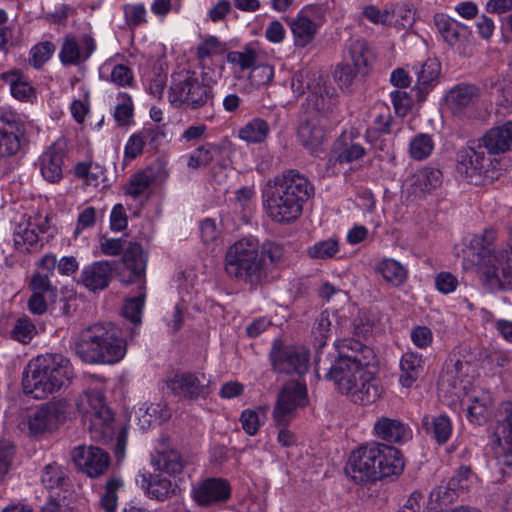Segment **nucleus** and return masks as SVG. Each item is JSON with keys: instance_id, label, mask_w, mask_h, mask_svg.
Listing matches in <instances>:
<instances>
[{"instance_id": "1", "label": "nucleus", "mask_w": 512, "mask_h": 512, "mask_svg": "<svg viewBox=\"0 0 512 512\" xmlns=\"http://www.w3.org/2000/svg\"><path fill=\"white\" fill-rule=\"evenodd\" d=\"M338 357L325 363L318 355L316 374L325 372V378L333 381L338 391L353 403L369 405L383 394L380 380L367 369L374 358L373 350L359 339L343 338L334 343Z\"/></svg>"}, {"instance_id": "2", "label": "nucleus", "mask_w": 512, "mask_h": 512, "mask_svg": "<svg viewBox=\"0 0 512 512\" xmlns=\"http://www.w3.org/2000/svg\"><path fill=\"white\" fill-rule=\"evenodd\" d=\"M283 247L255 237H244L231 244L224 256L226 275L238 282L257 286L267 275L268 265L278 264L283 258Z\"/></svg>"}, {"instance_id": "3", "label": "nucleus", "mask_w": 512, "mask_h": 512, "mask_svg": "<svg viewBox=\"0 0 512 512\" xmlns=\"http://www.w3.org/2000/svg\"><path fill=\"white\" fill-rule=\"evenodd\" d=\"M309 180L296 170L276 176L268 184L264 206L267 215L280 224H288L300 217L303 204L313 194Z\"/></svg>"}, {"instance_id": "4", "label": "nucleus", "mask_w": 512, "mask_h": 512, "mask_svg": "<svg viewBox=\"0 0 512 512\" xmlns=\"http://www.w3.org/2000/svg\"><path fill=\"white\" fill-rule=\"evenodd\" d=\"M404 461L398 449L383 443L370 442L353 450L345 472L355 483L375 482L399 475Z\"/></svg>"}, {"instance_id": "5", "label": "nucleus", "mask_w": 512, "mask_h": 512, "mask_svg": "<svg viewBox=\"0 0 512 512\" xmlns=\"http://www.w3.org/2000/svg\"><path fill=\"white\" fill-rule=\"evenodd\" d=\"M73 368L68 358L46 353L33 358L23 372L22 386L26 394L44 399L70 384Z\"/></svg>"}, {"instance_id": "6", "label": "nucleus", "mask_w": 512, "mask_h": 512, "mask_svg": "<svg viewBox=\"0 0 512 512\" xmlns=\"http://www.w3.org/2000/svg\"><path fill=\"white\" fill-rule=\"evenodd\" d=\"M494 230H486L482 235H474L470 240L468 252L473 258L465 262V267L470 265L477 270L493 286H501L505 281L512 280V239L508 244L509 249H492L495 240Z\"/></svg>"}, {"instance_id": "7", "label": "nucleus", "mask_w": 512, "mask_h": 512, "mask_svg": "<svg viewBox=\"0 0 512 512\" xmlns=\"http://www.w3.org/2000/svg\"><path fill=\"white\" fill-rule=\"evenodd\" d=\"M75 351L87 363L114 364L125 356L126 344L114 324L97 323L81 332Z\"/></svg>"}, {"instance_id": "8", "label": "nucleus", "mask_w": 512, "mask_h": 512, "mask_svg": "<svg viewBox=\"0 0 512 512\" xmlns=\"http://www.w3.org/2000/svg\"><path fill=\"white\" fill-rule=\"evenodd\" d=\"M76 406L93 440L104 443L113 440L116 431L114 414L107 406L101 390L84 391L79 396Z\"/></svg>"}, {"instance_id": "9", "label": "nucleus", "mask_w": 512, "mask_h": 512, "mask_svg": "<svg viewBox=\"0 0 512 512\" xmlns=\"http://www.w3.org/2000/svg\"><path fill=\"white\" fill-rule=\"evenodd\" d=\"M168 98L175 107L199 109L212 103L213 86L207 80V74L182 69L172 74Z\"/></svg>"}, {"instance_id": "10", "label": "nucleus", "mask_w": 512, "mask_h": 512, "mask_svg": "<svg viewBox=\"0 0 512 512\" xmlns=\"http://www.w3.org/2000/svg\"><path fill=\"white\" fill-rule=\"evenodd\" d=\"M67 413L65 400L49 401L29 413L20 426L30 437L41 439L58 430L65 422Z\"/></svg>"}, {"instance_id": "11", "label": "nucleus", "mask_w": 512, "mask_h": 512, "mask_svg": "<svg viewBox=\"0 0 512 512\" xmlns=\"http://www.w3.org/2000/svg\"><path fill=\"white\" fill-rule=\"evenodd\" d=\"M308 404L307 388L299 382H291L279 392L272 418L277 427H288L297 416V409Z\"/></svg>"}, {"instance_id": "12", "label": "nucleus", "mask_w": 512, "mask_h": 512, "mask_svg": "<svg viewBox=\"0 0 512 512\" xmlns=\"http://www.w3.org/2000/svg\"><path fill=\"white\" fill-rule=\"evenodd\" d=\"M165 384L174 395L184 399L206 398L210 393V378L203 372L175 373Z\"/></svg>"}, {"instance_id": "13", "label": "nucleus", "mask_w": 512, "mask_h": 512, "mask_svg": "<svg viewBox=\"0 0 512 512\" xmlns=\"http://www.w3.org/2000/svg\"><path fill=\"white\" fill-rule=\"evenodd\" d=\"M271 362L278 372L303 375L309 367V353L303 347L275 348L271 352Z\"/></svg>"}, {"instance_id": "14", "label": "nucleus", "mask_w": 512, "mask_h": 512, "mask_svg": "<svg viewBox=\"0 0 512 512\" xmlns=\"http://www.w3.org/2000/svg\"><path fill=\"white\" fill-rule=\"evenodd\" d=\"M488 162L489 159L483 151L471 147L463 148L457 154V172L466 181L478 185L487 171Z\"/></svg>"}, {"instance_id": "15", "label": "nucleus", "mask_w": 512, "mask_h": 512, "mask_svg": "<svg viewBox=\"0 0 512 512\" xmlns=\"http://www.w3.org/2000/svg\"><path fill=\"white\" fill-rule=\"evenodd\" d=\"M120 277L124 283H144L147 254L138 243H129L122 256Z\"/></svg>"}, {"instance_id": "16", "label": "nucleus", "mask_w": 512, "mask_h": 512, "mask_svg": "<svg viewBox=\"0 0 512 512\" xmlns=\"http://www.w3.org/2000/svg\"><path fill=\"white\" fill-rule=\"evenodd\" d=\"M75 465L89 477H98L108 469L110 458L102 449L94 446H78L72 451Z\"/></svg>"}, {"instance_id": "17", "label": "nucleus", "mask_w": 512, "mask_h": 512, "mask_svg": "<svg viewBox=\"0 0 512 512\" xmlns=\"http://www.w3.org/2000/svg\"><path fill=\"white\" fill-rule=\"evenodd\" d=\"M346 324L347 318L344 315H340L338 311L325 310L320 313L313 327L315 342L318 347L316 357H318V355L322 357V352L320 349L326 345V340L332 335V331L334 329H338L340 335L342 336L337 340L347 338L345 333ZM321 359L327 363V359ZM316 360L317 358H315V361Z\"/></svg>"}, {"instance_id": "18", "label": "nucleus", "mask_w": 512, "mask_h": 512, "mask_svg": "<svg viewBox=\"0 0 512 512\" xmlns=\"http://www.w3.org/2000/svg\"><path fill=\"white\" fill-rule=\"evenodd\" d=\"M433 20L442 39L454 49L462 48L471 35L467 25L444 13L435 14Z\"/></svg>"}, {"instance_id": "19", "label": "nucleus", "mask_w": 512, "mask_h": 512, "mask_svg": "<svg viewBox=\"0 0 512 512\" xmlns=\"http://www.w3.org/2000/svg\"><path fill=\"white\" fill-rule=\"evenodd\" d=\"M192 497L201 506L225 502L230 497V486L220 478H208L192 490Z\"/></svg>"}, {"instance_id": "20", "label": "nucleus", "mask_w": 512, "mask_h": 512, "mask_svg": "<svg viewBox=\"0 0 512 512\" xmlns=\"http://www.w3.org/2000/svg\"><path fill=\"white\" fill-rule=\"evenodd\" d=\"M96 44L90 36H82L76 39L65 37L59 53L60 61L64 65H78L85 62L94 52Z\"/></svg>"}, {"instance_id": "21", "label": "nucleus", "mask_w": 512, "mask_h": 512, "mask_svg": "<svg viewBox=\"0 0 512 512\" xmlns=\"http://www.w3.org/2000/svg\"><path fill=\"white\" fill-rule=\"evenodd\" d=\"M290 27L296 46L305 47L310 44L319 28L315 21V10L311 7L300 10L290 22Z\"/></svg>"}, {"instance_id": "22", "label": "nucleus", "mask_w": 512, "mask_h": 512, "mask_svg": "<svg viewBox=\"0 0 512 512\" xmlns=\"http://www.w3.org/2000/svg\"><path fill=\"white\" fill-rule=\"evenodd\" d=\"M365 148L355 142L351 133H342L335 141L327 165L334 167L337 163H351L365 155Z\"/></svg>"}, {"instance_id": "23", "label": "nucleus", "mask_w": 512, "mask_h": 512, "mask_svg": "<svg viewBox=\"0 0 512 512\" xmlns=\"http://www.w3.org/2000/svg\"><path fill=\"white\" fill-rule=\"evenodd\" d=\"M376 437L390 443H404L412 438V430L401 420L389 417L378 418L373 425Z\"/></svg>"}, {"instance_id": "24", "label": "nucleus", "mask_w": 512, "mask_h": 512, "mask_svg": "<svg viewBox=\"0 0 512 512\" xmlns=\"http://www.w3.org/2000/svg\"><path fill=\"white\" fill-rule=\"evenodd\" d=\"M152 463L157 470L175 476L182 473L187 459L177 449L162 442L156 449Z\"/></svg>"}, {"instance_id": "25", "label": "nucleus", "mask_w": 512, "mask_h": 512, "mask_svg": "<svg viewBox=\"0 0 512 512\" xmlns=\"http://www.w3.org/2000/svg\"><path fill=\"white\" fill-rule=\"evenodd\" d=\"M461 404L466 408L469 420L481 424L486 421L488 416L492 405V396L489 391L472 389L465 393L461 399Z\"/></svg>"}, {"instance_id": "26", "label": "nucleus", "mask_w": 512, "mask_h": 512, "mask_svg": "<svg viewBox=\"0 0 512 512\" xmlns=\"http://www.w3.org/2000/svg\"><path fill=\"white\" fill-rule=\"evenodd\" d=\"M136 481L151 499L164 501L176 494L177 485L159 475L140 472Z\"/></svg>"}, {"instance_id": "27", "label": "nucleus", "mask_w": 512, "mask_h": 512, "mask_svg": "<svg viewBox=\"0 0 512 512\" xmlns=\"http://www.w3.org/2000/svg\"><path fill=\"white\" fill-rule=\"evenodd\" d=\"M63 162V148L57 143L51 145L39 157V167L43 178L51 183L60 181L63 176Z\"/></svg>"}, {"instance_id": "28", "label": "nucleus", "mask_w": 512, "mask_h": 512, "mask_svg": "<svg viewBox=\"0 0 512 512\" xmlns=\"http://www.w3.org/2000/svg\"><path fill=\"white\" fill-rule=\"evenodd\" d=\"M482 142L491 154L512 150V121H507L488 130L482 137Z\"/></svg>"}, {"instance_id": "29", "label": "nucleus", "mask_w": 512, "mask_h": 512, "mask_svg": "<svg viewBox=\"0 0 512 512\" xmlns=\"http://www.w3.org/2000/svg\"><path fill=\"white\" fill-rule=\"evenodd\" d=\"M442 184V172L439 169L425 167L416 171L410 178V192L417 197L431 193Z\"/></svg>"}, {"instance_id": "30", "label": "nucleus", "mask_w": 512, "mask_h": 512, "mask_svg": "<svg viewBox=\"0 0 512 512\" xmlns=\"http://www.w3.org/2000/svg\"><path fill=\"white\" fill-rule=\"evenodd\" d=\"M112 267L108 261H96L82 271V282L91 291L105 289L111 279Z\"/></svg>"}, {"instance_id": "31", "label": "nucleus", "mask_w": 512, "mask_h": 512, "mask_svg": "<svg viewBox=\"0 0 512 512\" xmlns=\"http://www.w3.org/2000/svg\"><path fill=\"white\" fill-rule=\"evenodd\" d=\"M505 417L499 423L498 435L503 449V455L499 457L498 464L509 468L512 472V402L504 404Z\"/></svg>"}, {"instance_id": "32", "label": "nucleus", "mask_w": 512, "mask_h": 512, "mask_svg": "<svg viewBox=\"0 0 512 512\" xmlns=\"http://www.w3.org/2000/svg\"><path fill=\"white\" fill-rule=\"evenodd\" d=\"M0 79L6 83L14 98L20 101H32L35 98V90L28 79L17 69L0 74Z\"/></svg>"}, {"instance_id": "33", "label": "nucleus", "mask_w": 512, "mask_h": 512, "mask_svg": "<svg viewBox=\"0 0 512 512\" xmlns=\"http://www.w3.org/2000/svg\"><path fill=\"white\" fill-rule=\"evenodd\" d=\"M347 58L358 72L365 73L373 59V52L365 39L356 38L347 45Z\"/></svg>"}, {"instance_id": "34", "label": "nucleus", "mask_w": 512, "mask_h": 512, "mask_svg": "<svg viewBox=\"0 0 512 512\" xmlns=\"http://www.w3.org/2000/svg\"><path fill=\"white\" fill-rule=\"evenodd\" d=\"M298 137L302 145L309 149L312 154H318L321 151L326 133L321 125L313 120H307L300 125Z\"/></svg>"}, {"instance_id": "35", "label": "nucleus", "mask_w": 512, "mask_h": 512, "mask_svg": "<svg viewBox=\"0 0 512 512\" xmlns=\"http://www.w3.org/2000/svg\"><path fill=\"white\" fill-rule=\"evenodd\" d=\"M423 357L415 352L405 353L400 361V383L403 387L410 388L423 372Z\"/></svg>"}, {"instance_id": "36", "label": "nucleus", "mask_w": 512, "mask_h": 512, "mask_svg": "<svg viewBox=\"0 0 512 512\" xmlns=\"http://www.w3.org/2000/svg\"><path fill=\"white\" fill-rule=\"evenodd\" d=\"M308 103L315 110L322 114L332 112L337 104V94L335 89L327 86L325 83L315 88L308 96Z\"/></svg>"}, {"instance_id": "37", "label": "nucleus", "mask_w": 512, "mask_h": 512, "mask_svg": "<svg viewBox=\"0 0 512 512\" xmlns=\"http://www.w3.org/2000/svg\"><path fill=\"white\" fill-rule=\"evenodd\" d=\"M422 424L426 432L431 435L438 444H444L452 433V424L446 415L424 416Z\"/></svg>"}, {"instance_id": "38", "label": "nucleus", "mask_w": 512, "mask_h": 512, "mask_svg": "<svg viewBox=\"0 0 512 512\" xmlns=\"http://www.w3.org/2000/svg\"><path fill=\"white\" fill-rule=\"evenodd\" d=\"M38 234L35 225L22 221L15 225L13 231V241L15 248L20 252H29L38 244Z\"/></svg>"}, {"instance_id": "39", "label": "nucleus", "mask_w": 512, "mask_h": 512, "mask_svg": "<svg viewBox=\"0 0 512 512\" xmlns=\"http://www.w3.org/2000/svg\"><path fill=\"white\" fill-rule=\"evenodd\" d=\"M270 133L269 124L261 118H253L238 130V137L247 144H261Z\"/></svg>"}, {"instance_id": "40", "label": "nucleus", "mask_w": 512, "mask_h": 512, "mask_svg": "<svg viewBox=\"0 0 512 512\" xmlns=\"http://www.w3.org/2000/svg\"><path fill=\"white\" fill-rule=\"evenodd\" d=\"M477 96L478 90L475 86L458 85L449 91L446 100L447 104L454 112H460L462 109L471 105Z\"/></svg>"}, {"instance_id": "41", "label": "nucleus", "mask_w": 512, "mask_h": 512, "mask_svg": "<svg viewBox=\"0 0 512 512\" xmlns=\"http://www.w3.org/2000/svg\"><path fill=\"white\" fill-rule=\"evenodd\" d=\"M376 270L382 275L385 281L396 287L402 285L407 279L406 268L401 263L391 258L380 261L376 266Z\"/></svg>"}, {"instance_id": "42", "label": "nucleus", "mask_w": 512, "mask_h": 512, "mask_svg": "<svg viewBox=\"0 0 512 512\" xmlns=\"http://www.w3.org/2000/svg\"><path fill=\"white\" fill-rule=\"evenodd\" d=\"M268 406H259L256 409H245L241 412L240 422L243 430L249 436H254L267 419Z\"/></svg>"}, {"instance_id": "43", "label": "nucleus", "mask_w": 512, "mask_h": 512, "mask_svg": "<svg viewBox=\"0 0 512 512\" xmlns=\"http://www.w3.org/2000/svg\"><path fill=\"white\" fill-rule=\"evenodd\" d=\"M105 72L109 73L105 79L118 87H128L133 84V72L124 64H115L112 61H107L101 69V73Z\"/></svg>"}, {"instance_id": "44", "label": "nucleus", "mask_w": 512, "mask_h": 512, "mask_svg": "<svg viewBox=\"0 0 512 512\" xmlns=\"http://www.w3.org/2000/svg\"><path fill=\"white\" fill-rule=\"evenodd\" d=\"M20 130L12 124L0 127V155L10 156L16 154L21 146Z\"/></svg>"}, {"instance_id": "45", "label": "nucleus", "mask_w": 512, "mask_h": 512, "mask_svg": "<svg viewBox=\"0 0 512 512\" xmlns=\"http://www.w3.org/2000/svg\"><path fill=\"white\" fill-rule=\"evenodd\" d=\"M358 19L366 20L376 26H387L391 24L390 6L380 8L374 4H366L361 8Z\"/></svg>"}, {"instance_id": "46", "label": "nucleus", "mask_w": 512, "mask_h": 512, "mask_svg": "<svg viewBox=\"0 0 512 512\" xmlns=\"http://www.w3.org/2000/svg\"><path fill=\"white\" fill-rule=\"evenodd\" d=\"M440 70V63L436 59H428L422 65L415 67L416 84L420 89L429 87L438 79Z\"/></svg>"}, {"instance_id": "47", "label": "nucleus", "mask_w": 512, "mask_h": 512, "mask_svg": "<svg viewBox=\"0 0 512 512\" xmlns=\"http://www.w3.org/2000/svg\"><path fill=\"white\" fill-rule=\"evenodd\" d=\"M258 52L252 46H245L242 50L231 51L227 54V61L237 67L239 71L251 69L257 63Z\"/></svg>"}, {"instance_id": "48", "label": "nucleus", "mask_w": 512, "mask_h": 512, "mask_svg": "<svg viewBox=\"0 0 512 512\" xmlns=\"http://www.w3.org/2000/svg\"><path fill=\"white\" fill-rule=\"evenodd\" d=\"M339 241L335 237L320 240L307 248V254L312 259L327 260L334 258L339 252Z\"/></svg>"}, {"instance_id": "49", "label": "nucleus", "mask_w": 512, "mask_h": 512, "mask_svg": "<svg viewBox=\"0 0 512 512\" xmlns=\"http://www.w3.org/2000/svg\"><path fill=\"white\" fill-rule=\"evenodd\" d=\"M434 149V142L428 134L416 135L409 144V155L414 160H424L429 157Z\"/></svg>"}, {"instance_id": "50", "label": "nucleus", "mask_w": 512, "mask_h": 512, "mask_svg": "<svg viewBox=\"0 0 512 512\" xmlns=\"http://www.w3.org/2000/svg\"><path fill=\"white\" fill-rule=\"evenodd\" d=\"M140 289L137 296L126 299L122 308L123 316L135 325L141 323L142 310L145 304L143 286H141Z\"/></svg>"}, {"instance_id": "51", "label": "nucleus", "mask_w": 512, "mask_h": 512, "mask_svg": "<svg viewBox=\"0 0 512 512\" xmlns=\"http://www.w3.org/2000/svg\"><path fill=\"white\" fill-rule=\"evenodd\" d=\"M118 103L114 109V119L119 126H127L132 122L133 118V101L129 94L119 93L117 96Z\"/></svg>"}, {"instance_id": "52", "label": "nucleus", "mask_w": 512, "mask_h": 512, "mask_svg": "<svg viewBox=\"0 0 512 512\" xmlns=\"http://www.w3.org/2000/svg\"><path fill=\"white\" fill-rule=\"evenodd\" d=\"M55 52V45L50 41H43L34 45L29 53V63L35 68H41Z\"/></svg>"}, {"instance_id": "53", "label": "nucleus", "mask_w": 512, "mask_h": 512, "mask_svg": "<svg viewBox=\"0 0 512 512\" xmlns=\"http://www.w3.org/2000/svg\"><path fill=\"white\" fill-rule=\"evenodd\" d=\"M152 182V177L145 172L135 173L126 185V194L136 199L148 191Z\"/></svg>"}, {"instance_id": "54", "label": "nucleus", "mask_w": 512, "mask_h": 512, "mask_svg": "<svg viewBox=\"0 0 512 512\" xmlns=\"http://www.w3.org/2000/svg\"><path fill=\"white\" fill-rule=\"evenodd\" d=\"M123 486V482L119 478H111L107 481L105 492L101 497L100 504L105 512H115L117 508V491Z\"/></svg>"}, {"instance_id": "55", "label": "nucleus", "mask_w": 512, "mask_h": 512, "mask_svg": "<svg viewBox=\"0 0 512 512\" xmlns=\"http://www.w3.org/2000/svg\"><path fill=\"white\" fill-rule=\"evenodd\" d=\"M36 333L37 330L34 323L27 316H23L15 322L11 335L13 339L26 344L33 339Z\"/></svg>"}, {"instance_id": "56", "label": "nucleus", "mask_w": 512, "mask_h": 512, "mask_svg": "<svg viewBox=\"0 0 512 512\" xmlns=\"http://www.w3.org/2000/svg\"><path fill=\"white\" fill-rule=\"evenodd\" d=\"M29 288L33 294H40L50 298H54L57 292V289L52 285L49 276L39 272L32 275Z\"/></svg>"}, {"instance_id": "57", "label": "nucleus", "mask_w": 512, "mask_h": 512, "mask_svg": "<svg viewBox=\"0 0 512 512\" xmlns=\"http://www.w3.org/2000/svg\"><path fill=\"white\" fill-rule=\"evenodd\" d=\"M360 73L361 72H358L350 63H341L335 68L334 79L340 89L348 90L352 86L356 76Z\"/></svg>"}, {"instance_id": "58", "label": "nucleus", "mask_w": 512, "mask_h": 512, "mask_svg": "<svg viewBox=\"0 0 512 512\" xmlns=\"http://www.w3.org/2000/svg\"><path fill=\"white\" fill-rule=\"evenodd\" d=\"M475 475L467 466L460 467L455 475L449 479L452 489L458 493L468 491L474 483Z\"/></svg>"}, {"instance_id": "59", "label": "nucleus", "mask_w": 512, "mask_h": 512, "mask_svg": "<svg viewBox=\"0 0 512 512\" xmlns=\"http://www.w3.org/2000/svg\"><path fill=\"white\" fill-rule=\"evenodd\" d=\"M274 77V67L269 64H255L252 68L249 80L255 87L269 84Z\"/></svg>"}, {"instance_id": "60", "label": "nucleus", "mask_w": 512, "mask_h": 512, "mask_svg": "<svg viewBox=\"0 0 512 512\" xmlns=\"http://www.w3.org/2000/svg\"><path fill=\"white\" fill-rule=\"evenodd\" d=\"M225 51V45L215 36L205 38L197 47L199 59L211 58Z\"/></svg>"}, {"instance_id": "61", "label": "nucleus", "mask_w": 512, "mask_h": 512, "mask_svg": "<svg viewBox=\"0 0 512 512\" xmlns=\"http://www.w3.org/2000/svg\"><path fill=\"white\" fill-rule=\"evenodd\" d=\"M123 12L129 27H136L147 21V11L143 4H126L123 6Z\"/></svg>"}, {"instance_id": "62", "label": "nucleus", "mask_w": 512, "mask_h": 512, "mask_svg": "<svg viewBox=\"0 0 512 512\" xmlns=\"http://www.w3.org/2000/svg\"><path fill=\"white\" fill-rule=\"evenodd\" d=\"M146 139L147 131L132 134L125 145L124 157L131 160L140 155L144 149Z\"/></svg>"}, {"instance_id": "63", "label": "nucleus", "mask_w": 512, "mask_h": 512, "mask_svg": "<svg viewBox=\"0 0 512 512\" xmlns=\"http://www.w3.org/2000/svg\"><path fill=\"white\" fill-rule=\"evenodd\" d=\"M391 24L389 27L405 28L414 21V12L405 6H390Z\"/></svg>"}, {"instance_id": "64", "label": "nucleus", "mask_w": 512, "mask_h": 512, "mask_svg": "<svg viewBox=\"0 0 512 512\" xmlns=\"http://www.w3.org/2000/svg\"><path fill=\"white\" fill-rule=\"evenodd\" d=\"M15 455L14 445L8 440L0 441V482L4 480L10 471Z\"/></svg>"}]
</instances>
